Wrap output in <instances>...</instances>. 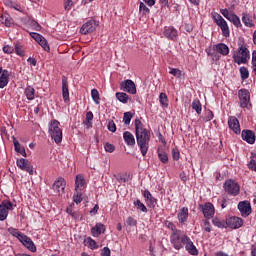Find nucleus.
Wrapping results in <instances>:
<instances>
[{
	"label": "nucleus",
	"instance_id": "5fc2aeb1",
	"mask_svg": "<svg viewBox=\"0 0 256 256\" xmlns=\"http://www.w3.org/2000/svg\"><path fill=\"white\" fill-rule=\"evenodd\" d=\"M104 149L107 153H113V151H115V146L113 144L106 143Z\"/></svg>",
	"mask_w": 256,
	"mask_h": 256
},
{
	"label": "nucleus",
	"instance_id": "0eeeda50",
	"mask_svg": "<svg viewBox=\"0 0 256 256\" xmlns=\"http://www.w3.org/2000/svg\"><path fill=\"white\" fill-rule=\"evenodd\" d=\"M120 89H121V91L130 93V95L137 94V86L135 85V82H133V80H131V79L122 81L120 83Z\"/></svg>",
	"mask_w": 256,
	"mask_h": 256
},
{
	"label": "nucleus",
	"instance_id": "09e8293b",
	"mask_svg": "<svg viewBox=\"0 0 256 256\" xmlns=\"http://www.w3.org/2000/svg\"><path fill=\"white\" fill-rule=\"evenodd\" d=\"M169 73L174 77H178V78L181 77V70H179L178 68H170Z\"/></svg>",
	"mask_w": 256,
	"mask_h": 256
},
{
	"label": "nucleus",
	"instance_id": "473e14b6",
	"mask_svg": "<svg viewBox=\"0 0 256 256\" xmlns=\"http://www.w3.org/2000/svg\"><path fill=\"white\" fill-rule=\"evenodd\" d=\"M158 158L160 159L161 163H168L169 161L167 152L163 151L161 148H158Z\"/></svg>",
	"mask_w": 256,
	"mask_h": 256
},
{
	"label": "nucleus",
	"instance_id": "c85d7f7f",
	"mask_svg": "<svg viewBox=\"0 0 256 256\" xmlns=\"http://www.w3.org/2000/svg\"><path fill=\"white\" fill-rule=\"evenodd\" d=\"M84 245L92 250L99 249L97 242L91 237H87L86 239H84Z\"/></svg>",
	"mask_w": 256,
	"mask_h": 256
},
{
	"label": "nucleus",
	"instance_id": "c9c22d12",
	"mask_svg": "<svg viewBox=\"0 0 256 256\" xmlns=\"http://www.w3.org/2000/svg\"><path fill=\"white\" fill-rule=\"evenodd\" d=\"M8 233L12 235L13 237H16L19 241L21 240V237H23V233H21L18 229L10 227L8 228Z\"/></svg>",
	"mask_w": 256,
	"mask_h": 256
},
{
	"label": "nucleus",
	"instance_id": "6e6552de",
	"mask_svg": "<svg viewBox=\"0 0 256 256\" xmlns=\"http://www.w3.org/2000/svg\"><path fill=\"white\" fill-rule=\"evenodd\" d=\"M240 107L245 109L251 103V93L247 89H240L238 92Z\"/></svg>",
	"mask_w": 256,
	"mask_h": 256
},
{
	"label": "nucleus",
	"instance_id": "e2e57ef3",
	"mask_svg": "<svg viewBox=\"0 0 256 256\" xmlns=\"http://www.w3.org/2000/svg\"><path fill=\"white\" fill-rule=\"evenodd\" d=\"M101 256H111V250L108 247H104L102 249Z\"/></svg>",
	"mask_w": 256,
	"mask_h": 256
},
{
	"label": "nucleus",
	"instance_id": "6e6d98bb",
	"mask_svg": "<svg viewBox=\"0 0 256 256\" xmlns=\"http://www.w3.org/2000/svg\"><path fill=\"white\" fill-rule=\"evenodd\" d=\"M13 51H15V48H13L12 46L6 45L3 47V52L6 53L7 55H11Z\"/></svg>",
	"mask_w": 256,
	"mask_h": 256
},
{
	"label": "nucleus",
	"instance_id": "774afa93",
	"mask_svg": "<svg viewBox=\"0 0 256 256\" xmlns=\"http://www.w3.org/2000/svg\"><path fill=\"white\" fill-rule=\"evenodd\" d=\"M214 256H229V254L223 252V251H218L214 253Z\"/></svg>",
	"mask_w": 256,
	"mask_h": 256
},
{
	"label": "nucleus",
	"instance_id": "5701e85b",
	"mask_svg": "<svg viewBox=\"0 0 256 256\" xmlns=\"http://www.w3.org/2000/svg\"><path fill=\"white\" fill-rule=\"evenodd\" d=\"M62 97L64 103H69V84L65 77L62 78Z\"/></svg>",
	"mask_w": 256,
	"mask_h": 256
},
{
	"label": "nucleus",
	"instance_id": "9d476101",
	"mask_svg": "<svg viewBox=\"0 0 256 256\" xmlns=\"http://www.w3.org/2000/svg\"><path fill=\"white\" fill-rule=\"evenodd\" d=\"M99 23L93 19L88 20L86 23H84L80 29V33L82 35H89V33H93L95 29H97V26Z\"/></svg>",
	"mask_w": 256,
	"mask_h": 256
},
{
	"label": "nucleus",
	"instance_id": "ddd939ff",
	"mask_svg": "<svg viewBox=\"0 0 256 256\" xmlns=\"http://www.w3.org/2000/svg\"><path fill=\"white\" fill-rule=\"evenodd\" d=\"M238 209L242 217H249L251 215V202L247 200L239 202Z\"/></svg>",
	"mask_w": 256,
	"mask_h": 256
},
{
	"label": "nucleus",
	"instance_id": "cd10ccee",
	"mask_svg": "<svg viewBox=\"0 0 256 256\" xmlns=\"http://www.w3.org/2000/svg\"><path fill=\"white\" fill-rule=\"evenodd\" d=\"M229 129H241V125L239 124V120L235 116H231L228 119Z\"/></svg>",
	"mask_w": 256,
	"mask_h": 256
},
{
	"label": "nucleus",
	"instance_id": "f704fd0d",
	"mask_svg": "<svg viewBox=\"0 0 256 256\" xmlns=\"http://www.w3.org/2000/svg\"><path fill=\"white\" fill-rule=\"evenodd\" d=\"M242 23H244V25L246 27H253V25H254L253 24V19L248 14H243V16H242Z\"/></svg>",
	"mask_w": 256,
	"mask_h": 256
},
{
	"label": "nucleus",
	"instance_id": "1a4fd4ad",
	"mask_svg": "<svg viewBox=\"0 0 256 256\" xmlns=\"http://www.w3.org/2000/svg\"><path fill=\"white\" fill-rule=\"evenodd\" d=\"M16 165L18 169H21V171H26V173H29V175H33L35 173V171L33 170V165L27 159H17Z\"/></svg>",
	"mask_w": 256,
	"mask_h": 256
},
{
	"label": "nucleus",
	"instance_id": "b1692460",
	"mask_svg": "<svg viewBox=\"0 0 256 256\" xmlns=\"http://www.w3.org/2000/svg\"><path fill=\"white\" fill-rule=\"evenodd\" d=\"M9 71L3 70L2 74L0 75V89H5L9 84Z\"/></svg>",
	"mask_w": 256,
	"mask_h": 256
},
{
	"label": "nucleus",
	"instance_id": "7c9ffc66",
	"mask_svg": "<svg viewBox=\"0 0 256 256\" xmlns=\"http://www.w3.org/2000/svg\"><path fill=\"white\" fill-rule=\"evenodd\" d=\"M212 223L213 225H215V227H218L219 229H225L227 227V220L225 221L217 217L212 219Z\"/></svg>",
	"mask_w": 256,
	"mask_h": 256
},
{
	"label": "nucleus",
	"instance_id": "aec40b11",
	"mask_svg": "<svg viewBox=\"0 0 256 256\" xmlns=\"http://www.w3.org/2000/svg\"><path fill=\"white\" fill-rule=\"evenodd\" d=\"M67 183L65 182V178L59 177L53 184L52 189L57 193H63L65 191Z\"/></svg>",
	"mask_w": 256,
	"mask_h": 256
},
{
	"label": "nucleus",
	"instance_id": "bf43d9fd",
	"mask_svg": "<svg viewBox=\"0 0 256 256\" xmlns=\"http://www.w3.org/2000/svg\"><path fill=\"white\" fill-rule=\"evenodd\" d=\"M30 35L33 39H35L37 41V43H39L43 39V36H41V34H39V33L33 32Z\"/></svg>",
	"mask_w": 256,
	"mask_h": 256
},
{
	"label": "nucleus",
	"instance_id": "ea45409f",
	"mask_svg": "<svg viewBox=\"0 0 256 256\" xmlns=\"http://www.w3.org/2000/svg\"><path fill=\"white\" fill-rule=\"evenodd\" d=\"M91 97L96 105H99V103H101V98L99 97V91L97 89H92Z\"/></svg>",
	"mask_w": 256,
	"mask_h": 256
},
{
	"label": "nucleus",
	"instance_id": "a878e982",
	"mask_svg": "<svg viewBox=\"0 0 256 256\" xmlns=\"http://www.w3.org/2000/svg\"><path fill=\"white\" fill-rule=\"evenodd\" d=\"M14 149L16 153L22 155V157H27V152H25V147L21 146L17 138L13 137Z\"/></svg>",
	"mask_w": 256,
	"mask_h": 256
},
{
	"label": "nucleus",
	"instance_id": "4d7b16f0",
	"mask_svg": "<svg viewBox=\"0 0 256 256\" xmlns=\"http://www.w3.org/2000/svg\"><path fill=\"white\" fill-rule=\"evenodd\" d=\"M71 7H73V0H67L64 3V9L65 11H71Z\"/></svg>",
	"mask_w": 256,
	"mask_h": 256
},
{
	"label": "nucleus",
	"instance_id": "f3484780",
	"mask_svg": "<svg viewBox=\"0 0 256 256\" xmlns=\"http://www.w3.org/2000/svg\"><path fill=\"white\" fill-rule=\"evenodd\" d=\"M49 135L51 136V140L57 145L63 141V131L61 129H50Z\"/></svg>",
	"mask_w": 256,
	"mask_h": 256
},
{
	"label": "nucleus",
	"instance_id": "c03bdc74",
	"mask_svg": "<svg viewBox=\"0 0 256 256\" xmlns=\"http://www.w3.org/2000/svg\"><path fill=\"white\" fill-rule=\"evenodd\" d=\"M76 194L73 196L74 202H76L77 205L83 201V191H75Z\"/></svg>",
	"mask_w": 256,
	"mask_h": 256
},
{
	"label": "nucleus",
	"instance_id": "37998d69",
	"mask_svg": "<svg viewBox=\"0 0 256 256\" xmlns=\"http://www.w3.org/2000/svg\"><path fill=\"white\" fill-rule=\"evenodd\" d=\"M14 49L16 55H19L20 57H25V49H23V46L21 44H15Z\"/></svg>",
	"mask_w": 256,
	"mask_h": 256
},
{
	"label": "nucleus",
	"instance_id": "f8f14e48",
	"mask_svg": "<svg viewBox=\"0 0 256 256\" xmlns=\"http://www.w3.org/2000/svg\"><path fill=\"white\" fill-rule=\"evenodd\" d=\"M202 213L205 219H211L215 215V206L211 202H207L204 205H200Z\"/></svg>",
	"mask_w": 256,
	"mask_h": 256
},
{
	"label": "nucleus",
	"instance_id": "864d4df0",
	"mask_svg": "<svg viewBox=\"0 0 256 256\" xmlns=\"http://www.w3.org/2000/svg\"><path fill=\"white\" fill-rule=\"evenodd\" d=\"M86 121L88 127H91V122L93 121V112L89 111L86 113Z\"/></svg>",
	"mask_w": 256,
	"mask_h": 256
},
{
	"label": "nucleus",
	"instance_id": "a211bd4d",
	"mask_svg": "<svg viewBox=\"0 0 256 256\" xmlns=\"http://www.w3.org/2000/svg\"><path fill=\"white\" fill-rule=\"evenodd\" d=\"M242 139L243 141H246V143H249V145H253L256 141L255 132L252 130H243Z\"/></svg>",
	"mask_w": 256,
	"mask_h": 256
},
{
	"label": "nucleus",
	"instance_id": "2eb2a0df",
	"mask_svg": "<svg viewBox=\"0 0 256 256\" xmlns=\"http://www.w3.org/2000/svg\"><path fill=\"white\" fill-rule=\"evenodd\" d=\"M19 241L22 243V245H24V247H26V249H28L32 253H35V251H37L35 243H33V240H31V238H29L27 235L24 234L23 236H20Z\"/></svg>",
	"mask_w": 256,
	"mask_h": 256
},
{
	"label": "nucleus",
	"instance_id": "72a5a7b5",
	"mask_svg": "<svg viewBox=\"0 0 256 256\" xmlns=\"http://www.w3.org/2000/svg\"><path fill=\"white\" fill-rule=\"evenodd\" d=\"M159 101L162 107L167 108L169 107V99L167 98V94L160 93L159 95Z\"/></svg>",
	"mask_w": 256,
	"mask_h": 256
},
{
	"label": "nucleus",
	"instance_id": "69168bd1",
	"mask_svg": "<svg viewBox=\"0 0 256 256\" xmlns=\"http://www.w3.org/2000/svg\"><path fill=\"white\" fill-rule=\"evenodd\" d=\"M135 129H143V124L141 123V120L136 119L134 122Z\"/></svg>",
	"mask_w": 256,
	"mask_h": 256
},
{
	"label": "nucleus",
	"instance_id": "6ab92c4d",
	"mask_svg": "<svg viewBox=\"0 0 256 256\" xmlns=\"http://www.w3.org/2000/svg\"><path fill=\"white\" fill-rule=\"evenodd\" d=\"M163 35L164 37H166V39H169L170 41H176L179 33L177 32V29L170 26L164 29Z\"/></svg>",
	"mask_w": 256,
	"mask_h": 256
},
{
	"label": "nucleus",
	"instance_id": "58836bf2",
	"mask_svg": "<svg viewBox=\"0 0 256 256\" xmlns=\"http://www.w3.org/2000/svg\"><path fill=\"white\" fill-rule=\"evenodd\" d=\"M192 109H194V111H196V113L198 115H201V111H202L201 101L193 100V102H192Z\"/></svg>",
	"mask_w": 256,
	"mask_h": 256
},
{
	"label": "nucleus",
	"instance_id": "680f3d73",
	"mask_svg": "<svg viewBox=\"0 0 256 256\" xmlns=\"http://www.w3.org/2000/svg\"><path fill=\"white\" fill-rule=\"evenodd\" d=\"M220 12L223 15V17H225V19H229V17L233 15V13H230L228 9H222L220 10Z\"/></svg>",
	"mask_w": 256,
	"mask_h": 256
},
{
	"label": "nucleus",
	"instance_id": "052dcab7",
	"mask_svg": "<svg viewBox=\"0 0 256 256\" xmlns=\"http://www.w3.org/2000/svg\"><path fill=\"white\" fill-rule=\"evenodd\" d=\"M204 231H206V233H211V222L208 220L204 221Z\"/></svg>",
	"mask_w": 256,
	"mask_h": 256
},
{
	"label": "nucleus",
	"instance_id": "f03ea898",
	"mask_svg": "<svg viewBox=\"0 0 256 256\" xmlns=\"http://www.w3.org/2000/svg\"><path fill=\"white\" fill-rule=\"evenodd\" d=\"M179 243H180V248H174L176 249V251L183 249V245H185V250L189 253V255H193V256L199 255V250L197 249L195 244H193V241L191 240V238H189V236L182 234L179 237Z\"/></svg>",
	"mask_w": 256,
	"mask_h": 256
},
{
	"label": "nucleus",
	"instance_id": "c756f323",
	"mask_svg": "<svg viewBox=\"0 0 256 256\" xmlns=\"http://www.w3.org/2000/svg\"><path fill=\"white\" fill-rule=\"evenodd\" d=\"M24 93L28 101H33V99H35V88H33V86H27Z\"/></svg>",
	"mask_w": 256,
	"mask_h": 256
},
{
	"label": "nucleus",
	"instance_id": "423d86ee",
	"mask_svg": "<svg viewBox=\"0 0 256 256\" xmlns=\"http://www.w3.org/2000/svg\"><path fill=\"white\" fill-rule=\"evenodd\" d=\"M213 19H214L216 25H218V27H220V29L222 31V35L224 37H229L230 31H229V25H227V21H225L219 13L213 14Z\"/></svg>",
	"mask_w": 256,
	"mask_h": 256
},
{
	"label": "nucleus",
	"instance_id": "20e7f679",
	"mask_svg": "<svg viewBox=\"0 0 256 256\" xmlns=\"http://www.w3.org/2000/svg\"><path fill=\"white\" fill-rule=\"evenodd\" d=\"M166 227L170 229V242L172 243L174 249H179L181 247V243H179V238L183 235V232L173 224V222H167Z\"/></svg>",
	"mask_w": 256,
	"mask_h": 256
},
{
	"label": "nucleus",
	"instance_id": "79ce46f5",
	"mask_svg": "<svg viewBox=\"0 0 256 256\" xmlns=\"http://www.w3.org/2000/svg\"><path fill=\"white\" fill-rule=\"evenodd\" d=\"M139 11H140L141 15H149V13H151V10H149L147 5H145V3H143V2H140Z\"/></svg>",
	"mask_w": 256,
	"mask_h": 256
},
{
	"label": "nucleus",
	"instance_id": "0e129e2a",
	"mask_svg": "<svg viewBox=\"0 0 256 256\" xmlns=\"http://www.w3.org/2000/svg\"><path fill=\"white\" fill-rule=\"evenodd\" d=\"M31 26L33 27V29H35V31H41V25H39L37 21H32Z\"/></svg>",
	"mask_w": 256,
	"mask_h": 256
},
{
	"label": "nucleus",
	"instance_id": "dca6fc26",
	"mask_svg": "<svg viewBox=\"0 0 256 256\" xmlns=\"http://www.w3.org/2000/svg\"><path fill=\"white\" fill-rule=\"evenodd\" d=\"M87 189V181L83 174L76 175L75 178V191H85Z\"/></svg>",
	"mask_w": 256,
	"mask_h": 256
},
{
	"label": "nucleus",
	"instance_id": "13d9d810",
	"mask_svg": "<svg viewBox=\"0 0 256 256\" xmlns=\"http://www.w3.org/2000/svg\"><path fill=\"white\" fill-rule=\"evenodd\" d=\"M59 125H61V123H59L58 120H52L50 122V129H59Z\"/></svg>",
	"mask_w": 256,
	"mask_h": 256
},
{
	"label": "nucleus",
	"instance_id": "8fccbe9b",
	"mask_svg": "<svg viewBox=\"0 0 256 256\" xmlns=\"http://www.w3.org/2000/svg\"><path fill=\"white\" fill-rule=\"evenodd\" d=\"M38 43L39 45H41V47L44 48V51H49V44H47V40L45 39V37H43Z\"/></svg>",
	"mask_w": 256,
	"mask_h": 256
},
{
	"label": "nucleus",
	"instance_id": "49530a36",
	"mask_svg": "<svg viewBox=\"0 0 256 256\" xmlns=\"http://www.w3.org/2000/svg\"><path fill=\"white\" fill-rule=\"evenodd\" d=\"M131 119H133V114H131V112H125L123 117L124 124L129 125V123H131Z\"/></svg>",
	"mask_w": 256,
	"mask_h": 256
},
{
	"label": "nucleus",
	"instance_id": "338daca9",
	"mask_svg": "<svg viewBox=\"0 0 256 256\" xmlns=\"http://www.w3.org/2000/svg\"><path fill=\"white\" fill-rule=\"evenodd\" d=\"M148 207L154 208L157 205V200L154 198H151L150 202L147 203Z\"/></svg>",
	"mask_w": 256,
	"mask_h": 256
},
{
	"label": "nucleus",
	"instance_id": "4468645a",
	"mask_svg": "<svg viewBox=\"0 0 256 256\" xmlns=\"http://www.w3.org/2000/svg\"><path fill=\"white\" fill-rule=\"evenodd\" d=\"M226 227H230V229H239L243 227V219L237 216L230 217L226 220Z\"/></svg>",
	"mask_w": 256,
	"mask_h": 256
},
{
	"label": "nucleus",
	"instance_id": "e433bc0d",
	"mask_svg": "<svg viewBox=\"0 0 256 256\" xmlns=\"http://www.w3.org/2000/svg\"><path fill=\"white\" fill-rule=\"evenodd\" d=\"M116 99H118L120 103H127L129 101V95L124 92H118L116 93Z\"/></svg>",
	"mask_w": 256,
	"mask_h": 256
},
{
	"label": "nucleus",
	"instance_id": "4c0bfd02",
	"mask_svg": "<svg viewBox=\"0 0 256 256\" xmlns=\"http://www.w3.org/2000/svg\"><path fill=\"white\" fill-rule=\"evenodd\" d=\"M228 21L233 23V25H235L238 28L241 27V20L239 19V16H237L234 13H232V15L229 17Z\"/></svg>",
	"mask_w": 256,
	"mask_h": 256
},
{
	"label": "nucleus",
	"instance_id": "de8ad7c7",
	"mask_svg": "<svg viewBox=\"0 0 256 256\" xmlns=\"http://www.w3.org/2000/svg\"><path fill=\"white\" fill-rule=\"evenodd\" d=\"M126 223L129 227H137V220L131 216L126 219Z\"/></svg>",
	"mask_w": 256,
	"mask_h": 256
},
{
	"label": "nucleus",
	"instance_id": "412c9836",
	"mask_svg": "<svg viewBox=\"0 0 256 256\" xmlns=\"http://www.w3.org/2000/svg\"><path fill=\"white\" fill-rule=\"evenodd\" d=\"M178 221L181 225H185L187 223V219H189V208L183 207L177 214Z\"/></svg>",
	"mask_w": 256,
	"mask_h": 256
},
{
	"label": "nucleus",
	"instance_id": "bb28decb",
	"mask_svg": "<svg viewBox=\"0 0 256 256\" xmlns=\"http://www.w3.org/2000/svg\"><path fill=\"white\" fill-rule=\"evenodd\" d=\"M215 48L217 53H220V55H229V46H227V44L219 43Z\"/></svg>",
	"mask_w": 256,
	"mask_h": 256
},
{
	"label": "nucleus",
	"instance_id": "3c124183",
	"mask_svg": "<svg viewBox=\"0 0 256 256\" xmlns=\"http://www.w3.org/2000/svg\"><path fill=\"white\" fill-rule=\"evenodd\" d=\"M143 197L146 199V202L149 203L151 199H153V194L149 190H145L143 193Z\"/></svg>",
	"mask_w": 256,
	"mask_h": 256
},
{
	"label": "nucleus",
	"instance_id": "2f4dec72",
	"mask_svg": "<svg viewBox=\"0 0 256 256\" xmlns=\"http://www.w3.org/2000/svg\"><path fill=\"white\" fill-rule=\"evenodd\" d=\"M0 21L5 27H11L13 24V18L7 14L2 15Z\"/></svg>",
	"mask_w": 256,
	"mask_h": 256
},
{
	"label": "nucleus",
	"instance_id": "7ed1b4c3",
	"mask_svg": "<svg viewBox=\"0 0 256 256\" xmlns=\"http://www.w3.org/2000/svg\"><path fill=\"white\" fill-rule=\"evenodd\" d=\"M251 55L249 54V49H247V46L240 44L238 51L233 53V59L234 63H237V65H243L249 61Z\"/></svg>",
	"mask_w": 256,
	"mask_h": 256
},
{
	"label": "nucleus",
	"instance_id": "39448f33",
	"mask_svg": "<svg viewBox=\"0 0 256 256\" xmlns=\"http://www.w3.org/2000/svg\"><path fill=\"white\" fill-rule=\"evenodd\" d=\"M223 187L225 193H227L231 197H237V195H239L241 191V186L239 185V183L232 179L226 180L223 184Z\"/></svg>",
	"mask_w": 256,
	"mask_h": 256
},
{
	"label": "nucleus",
	"instance_id": "9b49d317",
	"mask_svg": "<svg viewBox=\"0 0 256 256\" xmlns=\"http://www.w3.org/2000/svg\"><path fill=\"white\" fill-rule=\"evenodd\" d=\"M9 211H13V203L11 201H3L0 204V221L7 219Z\"/></svg>",
	"mask_w": 256,
	"mask_h": 256
},
{
	"label": "nucleus",
	"instance_id": "a19ab883",
	"mask_svg": "<svg viewBox=\"0 0 256 256\" xmlns=\"http://www.w3.org/2000/svg\"><path fill=\"white\" fill-rule=\"evenodd\" d=\"M134 205L135 207H137V209L142 211V213H147V206H145V204H143L141 200L137 199L136 201H134Z\"/></svg>",
	"mask_w": 256,
	"mask_h": 256
},
{
	"label": "nucleus",
	"instance_id": "f257e3e1",
	"mask_svg": "<svg viewBox=\"0 0 256 256\" xmlns=\"http://www.w3.org/2000/svg\"><path fill=\"white\" fill-rule=\"evenodd\" d=\"M136 141L137 145L140 148L142 156L147 155L149 151V142L151 141V131L147 129H136Z\"/></svg>",
	"mask_w": 256,
	"mask_h": 256
},
{
	"label": "nucleus",
	"instance_id": "a18cd8bd",
	"mask_svg": "<svg viewBox=\"0 0 256 256\" xmlns=\"http://www.w3.org/2000/svg\"><path fill=\"white\" fill-rule=\"evenodd\" d=\"M240 75L243 81H245V79H249V70L246 67H241Z\"/></svg>",
	"mask_w": 256,
	"mask_h": 256
},
{
	"label": "nucleus",
	"instance_id": "603ef678",
	"mask_svg": "<svg viewBox=\"0 0 256 256\" xmlns=\"http://www.w3.org/2000/svg\"><path fill=\"white\" fill-rule=\"evenodd\" d=\"M143 197L146 199V202L149 203L151 199H153V194L149 190H145L143 193Z\"/></svg>",
	"mask_w": 256,
	"mask_h": 256
},
{
	"label": "nucleus",
	"instance_id": "4be33fe9",
	"mask_svg": "<svg viewBox=\"0 0 256 256\" xmlns=\"http://www.w3.org/2000/svg\"><path fill=\"white\" fill-rule=\"evenodd\" d=\"M106 228L103 223H96L94 227L91 228L92 237H99L102 233H105Z\"/></svg>",
	"mask_w": 256,
	"mask_h": 256
},
{
	"label": "nucleus",
	"instance_id": "393cba45",
	"mask_svg": "<svg viewBox=\"0 0 256 256\" xmlns=\"http://www.w3.org/2000/svg\"><path fill=\"white\" fill-rule=\"evenodd\" d=\"M123 139H124L126 145H128V147L135 146V136H133L131 134V132H129V131L124 132Z\"/></svg>",
	"mask_w": 256,
	"mask_h": 256
}]
</instances>
